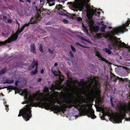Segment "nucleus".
Wrapping results in <instances>:
<instances>
[{
    "label": "nucleus",
    "mask_w": 130,
    "mask_h": 130,
    "mask_svg": "<svg viewBox=\"0 0 130 130\" xmlns=\"http://www.w3.org/2000/svg\"><path fill=\"white\" fill-rule=\"evenodd\" d=\"M60 99L63 100L62 101H56L52 99V103L38 102L37 104L40 107L44 108L46 110L50 109L56 113H58L61 111L64 113L66 110V108H68L67 105L69 104V101L71 100H68L64 94L60 96Z\"/></svg>",
    "instance_id": "obj_1"
},
{
    "label": "nucleus",
    "mask_w": 130,
    "mask_h": 130,
    "mask_svg": "<svg viewBox=\"0 0 130 130\" xmlns=\"http://www.w3.org/2000/svg\"><path fill=\"white\" fill-rule=\"evenodd\" d=\"M86 103V101L82 98L78 100L72 99L69 101L67 107L70 108L73 107L78 109L80 116L87 115L92 119L95 118L96 116L94 115V110L92 108H87L88 107V105L85 104Z\"/></svg>",
    "instance_id": "obj_2"
},
{
    "label": "nucleus",
    "mask_w": 130,
    "mask_h": 130,
    "mask_svg": "<svg viewBox=\"0 0 130 130\" xmlns=\"http://www.w3.org/2000/svg\"><path fill=\"white\" fill-rule=\"evenodd\" d=\"M81 3L77 2L73 3L72 4V7L75 9L74 11H77L78 10L79 11H83L85 10L86 9H90V7L88 5V3H89L90 0H80Z\"/></svg>",
    "instance_id": "obj_3"
},
{
    "label": "nucleus",
    "mask_w": 130,
    "mask_h": 130,
    "mask_svg": "<svg viewBox=\"0 0 130 130\" xmlns=\"http://www.w3.org/2000/svg\"><path fill=\"white\" fill-rule=\"evenodd\" d=\"M26 107H24L23 109L20 111L18 115V117H20L22 116L23 118L25 120L27 121L29 120L31 117L32 111L29 105H26Z\"/></svg>",
    "instance_id": "obj_4"
},
{
    "label": "nucleus",
    "mask_w": 130,
    "mask_h": 130,
    "mask_svg": "<svg viewBox=\"0 0 130 130\" xmlns=\"http://www.w3.org/2000/svg\"><path fill=\"white\" fill-rule=\"evenodd\" d=\"M128 20L125 24H123L122 26L117 27L113 28V30L111 32V35L114 36L116 35H118L120 33H123L126 26H128L130 23V20L128 18Z\"/></svg>",
    "instance_id": "obj_5"
},
{
    "label": "nucleus",
    "mask_w": 130,
    "mask_h": 130,
    "mask_svg": "<svg viewBox=\"0 0 130 130\" xmlns=\"http://www.w3.org/2000/svg\"><path fill=\"white\" fill-rule=\"evenodd\" d=\"M42 17L41 15L39 14H37L34 17L31 18L30 21L27 23H26L23 25L21 27L20 29L18 31H17L18 34L22 32L24 30V28L26 26H28L30 24H33L37 23L38 22V21L41 20Z\"/></svg>",
    "instance_id": "obj_6"
},
{
    "label": "nucleus",
    "mask_w": 130,
    "mask_h": 130,
    "mask_svg": "<svg viewBox=\"0 0 130 130\" xmlns=\"http://www.w3.org/2000/svg\"><path fill=\"white\" fill-rule=\"evenodd\" d=\"M17 32L16 33L14 34H13L12 35V36L10 38H9L8 39L6 40L4 42H2L3 43H2V45H5L7 43H10L11 42H13L16 40L18 36V35Z\"/></svg>",
    "instance_id": "obj_7"
},
{
    "label": "nucleus",
    "mask_w": 130,
    "mask_h": 130,
    "mask_svg": "<svg viewBox=\"0 0 130 130\" xmlns=\"http://www.w3.org/2000/svg\"><path fill=\"white\" fill-rule=\"evenodd\" d=\"M38 65V61H34L31 63L30 67L29 68L28 70H29L33 69L36 66V69L33 71L32 72H31V74L36 75L37 73V69Z\"/></svg>",
    "instance_id": "obj_8"
},
{
    "label": "nucleus",
    "mask_w": 130,
    "mask_h": 130,
    "mask_svg": "<svg viewBox=\"0 0 130 130\" xmlns=\"http://www.w3.org/2000/svg\"><path fill=\"white\" fill-rule=\"evenodd\" d=\"M39 94H35L34 95V96L32 97V98L33 99H36V100L38 101L37 103H36V105H37V106L38 107H39L38 106V104L37 103L38 102H49L48 101V99L47 97L46 98H40V97H39V98H37V97L38 96Z\"/></svg>",
    "instance_id": "obj_9"
},
{
    "label": "nucleus",
    "mask_w": 130,
    "mask_h": 130,
    "mask_svg": "<svg viewBox=\"0 0 130 130\" xmlns=\"http://www.w3.org/2000/svg\"><path fill=\"white\" fill-rule=\"evenodd\" d=\"M116 38L115 37H110L109 38V40L112 42V45L113 46H118L119 44V42L115 41H114V39Z\"/></svg>",
    "instance_id": "obj_10"
},
{
    "label": "nucleus",
    "mask_w": 130,
    "mask_h": 130,
    "mask_svg": "<svg viewBox=\"0 0 130 130\" xmlns=\"http://www.w3.org/2000/svg\"><path fill=\"white\" fill-rule=\"evenodd\" d=\"M110 77L111 79L114 82H116L118 79L119 78V77L116 76L113 73L110 72Z\"/></svg>",
    "instance_id": "obj_11"
},
{
    "label": "nucleus",
    "mask_w": 130,
    "mask_h": 130,
    "mask_svg": "<svg viewBox=\"0 0 130 130\" xmlns=\"http://www.w3.org/2000/svg\"><path fill=\"white\" fill-rule=\"evenodd\" d=\"M22 94L24 95L25 98L27 99L28 97V91L27 89H25L22 91Z\"/></svg>",
    "instance_id": "obj_12"
},
{
    "label": "nucleus",
    "mask_w": 130,
    "mask_h": 130,
    "mask_svg": "<svg viewBox=\"0 0 130 130\" xmlns=\"http://www.w3.org/2000/svg\"><path fill=\"white\" fill-rule=\"evenodd\" d=\"M30 50L33 53L36 52L35 45L34 44H32L30 46Z\"/></svg>",
    "instance_id": "obj_13"
},
{
    "label": "nucleus",
    "mask_w": 130,
    "mask_h": 130,
    "mask_svg": "<svg viewBox=\"0 0 130 130\" xmlns=\"http://www.w3.org/2000/svg\"><path fill=\"white\" fill-rule=\"evenodd\" d=\"M120 45L122 46V47L126 48L128 49L129 51L130 50V46H127L126 45L124 42H122L121 41V43H120Z\"/></svg>",
    "instance_id": "obj_14"
},
{
    "label": "nucleus",
    "mask_w": 130,
    "mask_h": 130,
    "mask_svg": "<svg viewBox=\"0 0 130 130\" xmlns=\"http://www.w3.org/2000/svg\"><path fill=\"white\" fill-rule=\"evenodd\" d=\"M68 86L69 87L71 91H74L75 90V88L77 87L76 86H72L71 84H69L68 85Z\"/></svg>",
    "instance_id": "obj_15"
},
{
    "label": "nucleus",
    "mask_w": 130,
    "mask_h": 130,
    "mask_svg": "<svg viewBox=\"0 0 130 130\" xmlns=\"http://www.w3.org/2000/svg\"><path fill=\"white\" fill-rule=\"evenodd\" d=\"M14 82V80H13L12 79L11 80H10L8 79H6L5 81L3 83V84H11L13 83Z\"/></svg>",
    "instance_id": "obj_16"
},
{
    "label": "nucleus",
    "mask_w": 130,
    "mask_h": 130,
    "mask_svg": "<svg viewBox=\"0 0 130 130\" xmlns=\"http://www.w3.org/2000/svg\"><path fill=\"white\" fill-rule=\"evenodd\" d=\"M90 93L91 95L94 96L96 94L97 92L96 91L94 90L93 89L91 88V89Z\"/></svg>",
    "instance_id": "obj_17"
},
{
    "label": "nucleus",
    "mask_w": 130,
    "mask_h": 130,
    "mask_svg": "<svg viewBox=\"0 0 130 130\" xmlns=\"http://www.w3.org/2000/svg\"><path fill=\"white\" fill-rule=\"evenodd\" d=\"M62 5L59 4L58 5H57L55 7V9L57 10H60V9H62Z\"/></svg>",
    "instance_id": "obj_18"
},
{
    "label": "nucleus",
    "mask_w": 130,
    "mask_h": 130,
    "mask_svg": "<svg viewBox=\"0 0 130 130\" xmlns=\"http://www.w3.org/2000/svg\"><path fill=\"white\" fill-rule=\"evenodd\" d=\"M51 71L52 72V73L54 74V76H58V74H57V73H59L60 72L59 71H58L57 72L55 70H53L52 69H51Z\"/></svg>",
    "instance_id": "obj_19"
},
{
    "label": "nucleus",
    "mask_w": 130,
    "mask_h": 130,
    "mask_svg": "<svg viewBox=\"0 0 130 130\" xmlns=\"http://www.w3.org/2000/svg\"><path fill=\"white\" fill-rule=\"evenodd\" d=\"M97 10L95 9L93 11L94 14H95L97 16H99L101 13L99 11H97Z\"/></svg>",
    "instance_id": "obj_20"
},
{
    "label": "nucleus",
    "mask_w": 130,
    "mask_h": 130,
    "mask_svg": "<svg viewBox=\"0 0 130 130\" xmlns=\"http://www.w3.org/2000/svg\"><path fill=\"white\" fill-rule=\"evenodd\" d=\"M5 88H7L8 90H10V91H11L13 89L15 90V89H14V87L12 86H9L6 87Z\"/></svg>",
    "instance_id": "obj_21"
},
{
    "label": "nucleus",
    "mask_w": 130,
    "mask_h": 130,
    "mask_svg": "<svg viewBox=\"0 0 130 130\" xmlns=\"http://www.w3.org/2000/svg\"><path fill=\"white\" fill-rule=\"evenodd\" d=\"M106 28V26L105 25L104 26L102 27L100 29L101 31L102 32H105V29Z\"/></svg>",
    "instance_id": "obj_22"
},
{
    "label": "nucleus",
    "mask_w": 130,
    "mask_h": 130,
    "mask_svg": "<svg viewBox=\"0 0 130 130\" xmlns=\"http://www.w3.org/2000/svg\"><path fill=\"white\" fill-rule=\"evenodd\" d=\"M104 49L105 50V52H106L108 53V54H110L111 53V51L109 49H108L107 48H105Z\"/></svg>",
    "instance_id": "obj_23"
},
{
    "label": "nucleus",
    "mask_w": 130,
    "mask_h": 130,
    "mask_svg": "<svg viewBox=\"0 0 130 130\" xmlns=\"http://www.w3.org/2000/svg\"><path fill=\"white\" fill-rule=\"evenodd\" d=\"M49 91V88L45 86L43 90V92L44 93H46L48 92Z\"/></svg>",
    "instance_id": "obj_24"
},
{
    "label": "nucleus",
    "mask_w": 130,
    "mask_h": 130,
    "mask_svg": "<svg viewBox=\"0 0 130 130\" xmlns=\"http://www.w3.org/2000/svg\"><path fill=\"white\" fill-rule=\"evenodd\" d=\"M39 49L40 51L41 52H43V47L41 44H40L39 45Z\"/></svg>",
    "instance_id": "obj_25"
},
{
    "label": "nucleus",
    "mask_w": 130,
    "mask_h": 130,
    "mask_svg": "<svg viewBox=\"0 0 130 130\" xmlns=\"http://www.w3.org/2000/svg\"><path fill=\"white\" fill-rule=\"evenodd\" d=\"M95 55L97 56V57L99 58H100L101 59V58H102V57L100 55V54L99 52H96V54H95Z\"/></svg>",
    "instance_id": "obj_26"
},
{
    "label": "nucleus",
    "mask_w": 130,
    "mask_h": 130,
    "mask_svg": "<svg viewBox=\"0 0 130 130\" xmlns=\"http://www.w3.org/2000/svg\"><path fill=\"white\" fill-rule=\"evenodd\" d=\"M46 11L47 12L46 13H48L49 12V13H51L50 12V11L48 10H47L46 9H43V8H42V9L41 10L40 13H41V12H43V11Z\"/></svg>",
    "instance_id": "obj_27"
},
{
    "label": "nucleus",
    "mask_w": 130,
    "mask_h": 130,
    "mask_svg": "<svg viewBox=\"0 0 130 130\" xmlns=\"http://www.w3.org/2000/svg\"><path fill=\"white\" fill-rule=\"evenodd\" d=\"M5 69H3L0 71V75L3 74L5 72Z\"/></svg>",
    "instance_id": "obj_28"
},
{
    "label": "nucleus",
    "mask_w": 130,
    "mask_h": 130,
    "mask_svg": "<svg viewBox=\"0 0 130 130\" xmlns=\"http://www.w3.org/2000/svg\"><path fill=\"white\" fill-rule=\"evenodd\" d=\"M101 60L103 61H104L106 63L108 64V61L107 60L103 58H101Z\"/></svg>",
    "instance_id": "obj_29"
},
{
    "label": "nucleus",
    "mask_w": 130,
    "mask_h": 130,
    "mask_svg": "<svg viewBox=\"0 0 130 130\" xmlns=\"http://www.w3.org/2000/svg\"><path fill=\"white\" fill-rule=\"evenodd\" d=\"M87 17L89 21L91 22L92 21V16L90 15H89L87 16Z\"/></svg>",
    "instance_id": "obj_30"
},
{
    "label": "nucleus",
    "mask_w": 130,
    "mask_h": 130,
    "mask_svg": "<svg viewBox=\"0 0 130 130\" xmlns=\"http://www.w3.org/2000/svg\"><path fill=\"white\" fill-rule=\"evenodd\" d=\"M71 48L72 51L74 52L76 51V49L72 45H71Z\"/></svg>",
    "instance_id": "obj_31"
},
{
    "label": "nucleus",
    "mask_w": 130,
    "mask_h": 130,
    "mask_svg": "<svg viewBox=\"0 0 130 130\" xmlns=\"http://www.w3.org/2000/svg\"><path fill=\"white\" fill-rule=\"evenodd\" d=\"M40 1L42 5H44L45 2V0H40Z\"/></svg>",
    "instance_id": "obj_32"
},
{
    "label": "nucleus",
    "mask_w": 130,
    "mask_h": 130,
    "mask_svg": "<svg viewBox=\"0 0 130 130\" xmlns=\"http://www.w3.org/2000/svg\"><path fill=\"white\" fill-rule=\"evenodd\" d=\"M102 36V34L100 33H98L96 34V36L99 38H101Z\"/></svg>",
    "instance_id": "obj_33"
},
{
    "label": "nucleus",
    "mask_w": 130,
    "mask_h": 130,
    "mask_svg": "<svg viewBox=\"0 0 130 130\" xmlns=\"http://www.w3.org/2000/svg\"><path fill=\"white\" fill-rule=\"evenodd\" d=\"M76 45H77L79 46H80L82 47H85V46H83V45H82L81 44H80L78 42H76Z\"/></svg>",
    "instance_id": "obj_34"
},
{
    "label": "nucleus",
    "mask_w": 130,
    "mask_h": 130,
    "mask_svg": "<svg viewBox=\"0 0 130 130\" xmlns=\"http://www.w3.org/2000/svg\"><path fill=\"white\" fill-rule=\"evenodd\" d=\"M69 54H70V56L72 58H73L74 57V56L73 54V53L71 51H69Z\"/></svg>",
    "instance_id": "obj_35"
},
{
    "label": "nucleus",
    "mask_w": 130,
    "mask_h": 130,
    "mask_svg": "<svg viewBox=\"0 0 130 130\" xmlns=\"http://www.w3.org/2000/svg\"><path fill=\"white\" fill-rule=\"evenodd\" d=\"M63 22L64 24H67L68 22V21L66 19H63Z\"/></svg>",
    "instance_id": "obj_36"
},
{
    "label": "nucleus",
    "mask_w": 130,
    "mask_h": 130,
    "mask_svg": "<svg viewBox=\"0 0 130 130\" xmlns=\"http://www.w3.org/2000/svg\"><path fill=\"white\" fill-rule=\"evenodd\" d=\"M82 20V19L80 17H78L77 18V20L78 22H79Z\"/></svg>",
    "instance_id": "obj_37"
},
{
    "label": "nucleus",
    "mask_w": 130,
    "mask_h": 130,
    "mask_svg": "<svg viewBox=\"0 0 130 130\" xmlns=\"http://www.w3.org/2000/svg\"><path fill=\"white\" fill-rule=\"evenodd\" d=\"M79 37H81V38H80V39H82V40H83V41H85L86 42L87 41V40L86 39L82 37L81 36H79Z\"/></svg>",
    "instance_id": "obj_38"
},
{
    "label": "nucleus",
    "mask_w": 130,
    "mask_h": 130,
    "mask_svg": "<svg viewBox=\"0 0 130 130\" xmlns=\"http://www.w3.org/2000/svg\"><path fill=\"white\" fill-rule=\"evenodd\" d=\"M19 82V81L18 80L16 81L15 83V85L16 87H17L18 85V83Z\"/></svg>",
    "instance_id": "obj_39"
},
{
    "label": "nucleus",
    "mask_w": 130,
    "mask_h": 130,
    "mask_svg": "<svg viewBox=\"0 0 130 130\" xmlns=\"http://www.w3.org/2000/svg\"><path fill=\"white\" fill-rule=\"evenodd\" d=\"M112 45L110 44H109L108 45V48H110V49H112Z\"/></svg>",
    "instance_id": "obj_40"
},
{
    "label": "nucleus",
    "mask_w": 130,
    "mask_h": 130,
    "mask_svg": "<svg viewBox=\"0 0 130 130\" xmlns=\"http://www.w3.org/2000/svg\"><path fill=\"white\" fill-rule=\"evenodd\" d=\"M48 51L49 53H51V54H53V50H51L50 49H48Z\"/></svg>",
    "instance_id": "obj_41"
},
{
    "label": "nucleus",
    "mask_w": 130,
    "mask_h": 130,
    "mask_svg": "<svg viewBox=\"0 0 130 130\" xmlns=\"http://www.w3.org/2000/svg\"><path fill=\"white\" fill-rule=\"evenodd\" d=\"M85 29V32L87 33V34H88V30L86 28V27H85L84 28Z\"/></svg>",
    "instance_id": "obj_42"
},
{
    "label": "nucleus",
    "mask_w": 130,
    "mask_h": 130,
    "mask_svg": "<svg viewBox=\"0 0 130 130\" xmlns=\"http://www.w3.org/2000/svg\"><path fill=\"white\" fill-rule=\"evenodd\" d=\"M7 21L9 23H11L12 22V20L10 19H8Z\"/></svg>",
    "instance_id": "obj_43"
},
{
    "label": "nucleus",
    "mask_w": 130,
    "mask_h": 130,
    "mask_svg": "<svg viewBox=\"0 0 130 130\" xmlns=\"http://www.w3.org/2000/svg\"><path fill=\"white\" fill-rule=\"evenodd\" d=\"M3 19L4 20H6L7 19V17L5 15H4L3 16Z\"/></svg>",
    "instance_id": "obj_44"
},
{
    "label": "nucleus",
    "mask_w": 130,
    "mask_h": 130,
    "mask_svg": "<svg viewBox=\"0 0 130 130\" xmlns=\"http://www.w3.org/2000/svg\"><path fill=\"white\" fill-rule=\"evenodd\" d=\"M5 107H6V109L7 110H7H8V105H6Z\"/></svg>",
    "instance_id": "obj_45"
},
{
    "label": "nucleus",
    "mask_w": 130,
    "mask_h": 130,
    "mask_svg": "<svg viewBox=\"0 0 130 130\" xmlns=\"http://www.w3.org/2000/svg\"><path fill=\"white\" fill-rule=\"evenodd\" d=\"M34 9H35L36 10H38V8L36 6H34Z\"/></svg>",
    "instance_id": "obj_46"
},
{
    "label": "nucleus",
    "mask_w": 130,
    "mask_h": 130,
    "mask_svg": "<svg viewBox=\"0 0 130 130\" xmlns=\"http://www.w3.org/2000/svg\"><path fill=\"white\" fill-rule=\"evenodd\" d=\"M98 24L99 25H101V24L102 25H104V24L103 23L101 24V22H98Z\"/></svg>",
    "instance_id": "obj_47"
},
{
    "label": "nucleus",
    "mask_w": 130,
    "mask_h": 130,
    "mask_svg": "<svg viewBox=\"0 0 130 130\" xmlns=\"http://www.w3.org/2000/svg\"><path fill=\"white\" fill-rule=\"evenodd\" d=\"M46 1H47V2H48V1H49V2H53L55 1V0H46Z\"/></svg>",
    "instance_id": "obj_48"
},
{
    "label": "nucleus",
    "mask_w": 130,
    "mask_h": 130,
    "mask_svg": "<svg viewBox=\"0 0 130 130\" xmlns=\"http://www.w3.org/2000/svg\"><path fill=\"white\" fill-rule=\"evenodd\" d=\"M43 94L42 93H40L39 94V95L42 97L43 96Z\"/></svg>",
    "instance_id": "obj_49"
},
{
    "label": "nucleus",
    "mask_w": 130,
    "mask_h": 130,
    "mask_svg": "<svg viewBox=\"0 0 130 130\" xmlns=\"http://www.w3.org/2000/svg\"><path fill=\"white\" fill-rule=\"evenodd\" d=\"M97 101H98L99 104L101 102V101L100 99H98L97 100Z\"/></svg>",
    "instance_id": "obj_50"
},
{
    "label": "nucleus",
    "mask_w": 130,
    "mask_h": 130,
    "mask_svg": "<svg viewBox=\"0 0 130 130\" xmlns=\"http://www.w3.org/2000/svg\"><path fill=\"white\" fill-rule=\"evenodd\" d=\"M22 103L23 104H26V103L27 104V103H28L27 102L25 101V102H22Z\"/></svg>",
    "instance_id": "obj_51"
},
{
    "label": "nucleus",
    "mask_w": 130,
    "mask_h": 130,
    "mask_svg": "<svg viewBox=\"0 0 130 130\" xmlns=\"http://www.w3.org/2000/svg\"><path fill=\"white\" fill-rule=\"evenodd\" d=\"M16 23H17V24L18 25H19H19H20V24H19V22H18V21L17 20H16Z\"/></svg>",
    "instance_id": "obj_52"
},
{
    "label": "nucleus",
    "mask_w": 130,
    "mask_h": 130,
    "mask_svg": "<svg viewBox=\"0 0 130 130\" xmlns=\"http://www.w3.org/2000/svg\"><path fill=\"white\" fill-rule=\"evenodd\" d=\"M41 80H42V79L41 78H39L38 80V82H40Z\"/></svg>",
    "instance_id": "obj_53"
},
{
    "label": "nucleus",
    "mask_w": 130,
    "mask_h": 130,
    "mask_svg": "<svg viewBox=\"0 0 130 130\" xmlns=\"http://www.w3.org/2000/svg\"><path fill=\"white\" fill-rule=\"evenodd\" d=\"M57 65H58L57 63V62H56L54 64V67H56Z\"/></svg>",
    "instance_id": "obj_54"
},
{
    "label": "nucleus",
    "mask_w": 130,
    "mask_h": 130,
    "mask_svg": "<svg viewBox=\"0 0 130 130\" xmlns=\"http://www.w3.org/2000/svg\"><path fill=\"white\" fill-rule=\"evenodd\" d=\"M61 15H67V14L66 13H63L61 14Z\"/></svg>",
    "instance_id": "obj_55"
},
{
    "label": "nucleus",
    "mask_w": 130,
    "mask_h": 130,
    "mask_svg": "<svg viewBox=\"0 0 130 130\" xmlns=\"http://www.w3.org/2000/svg\"><path fill=\"white\" fill-rule=\"evenodd\" d=\"M110 101L111 102V103H112L113 102L112 99V98H110Z\"/></svg>",
    "instance_id": "obj_56"
},
{
    "label": "nucleus",
    "mask_w": 130,
    "mask_h": 130,
    "mask_svg": "<svg viewBox=\"0 0 130 130\" xmlns=\"http://www.w3.org/2000/svg\"><path fill=\"white\" fill-rule=\"evenodd\" d=\"M59 79L60 80H61V83L62 82V81H63V79H61L60 78V77H59Z\"/></svg>",
    "instance_id": "obj_57"
},
{
    "label": "nucleus",
    "mask_w": 130,
    "mask_h": 130,
    "mask_svg": "<svg viewBox=\"0 0 130 130\" xmlns=\"http://www.w3.org/2000/svg\"><path fill=\"white\" fill-rule=\"evenodd\" d=\"M26 2H27L29 3L31 2V0H26Z\"/></svg>",
    "instance_id": "obj_58"
},
{
    "label": "nucleus",
    "mask_w": 130,
    "mask_h": 130,
    "mask_svg": "<svg viewBox=\"0 0 130 130\" xmlns=\"http://www.w3.org/2000/svg\"><path fill=\"white\" fill-rule=\"evenodd\" d=\"M32 4L33 5H35L36 4V2L34 1L32 3Z\"/></svg>",
    "instance_id": "obj_59"
},
{
    "label": "nucleus",
    "mask_w": 130,
    "mask_h": 130,
    "mask_svg": "<svg viewBox=\"0 0 130 130\" xmlns=\"http://www.w3.org/2000/svg\"><path fill=\"white\" fill-rule=\"evenodd\" d=\"M43 72H44V71H43V69L41 71V73H43Z\"/></svg>",
    "instance_id": "obj_60"
},
{
    "label": "nucleus",
    "mask_w": 130,
    "mask_h": 130,
    "mask_svg": "<svg viewBox=\"0 0 130 130\" xmlns=\"http://www.w3.org/2000/svg\"><path fill=\"white\" fill-rule=\"evenodd\" d=\"M97 11H102V9H99L98 10H96Z\"/></svg>",
    "instance_id": "obj_61"
},
{
    "label": "nucleus",
    "mask_w": 130,
    "mask_h": 130,
    "mask_svg": "<svg viewBox=\"0 0 130 130\" xmlns=\"http://www.w3.org/2000/svg\"><path fill=\"white\" fill-rule=\"evenodd\" d=\"M20 2H22V3H24L23 1V0H18Z\"/></svg>",
    "instance_id": "obj_62"
},
{
    "label": "nucleus",
    "mask_w": 130,
    "mask_h": 130,
    "mask_svg": "<svg viewBox=\"0 0 130 130\" xmlns=\"http://www.w3.org/2000/svg\"><path fill=\"white\" fill-rule=\"evenodd\" d=\"M111 106L112 107H114V105L113 104V103L112 102V103H111Z\"/></svg>",
    "instance_id": "obj_63"
},
{
    "label": "nucleus",
    "mask_w": 130,
    "mask_h": 130,
    "mask_svg": "<svg viewBox=\"0 0 130 130\" xmlns=\"http://www.w3.org/2000/svg\"><path fill=\"white\" fill-rule=\"evenodd\" d=\"M3 43L2 41H0V45H2V43Z\"/></svg>",
    "instance_id": "obj_64"
}]
</instances>
